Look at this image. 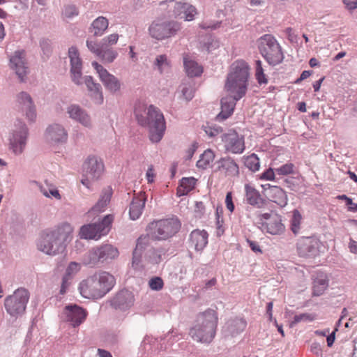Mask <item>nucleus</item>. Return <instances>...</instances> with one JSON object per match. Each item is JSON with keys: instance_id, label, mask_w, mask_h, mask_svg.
I'll list each match as a JSON object with an SVG mask.
<instances>
[{"instance_id": "30", "label": "nucleus", "mask_w": 357, "mask_h": 357, "mask_svg": "<svg viewBox=\"0 0 357 357\" xmlns=\"http://www.w3.org/2000/svg\"><path fill=\"white\" fill-rule=\"evenodd\" d=\"M174 13L176 16L187 21L192 20L197 13L195 7L188 3L181 2L176 3Z\"/></svg>"}, {"instance_id": "24", "label": "nucleus", "mask_w": 357, "mask_h": 357, "mask_svg": "<svg viewBox=\"0 0 357 357\" xmlns=\"http://www.w3.org/2000/svg\"><path fill=\"white\" fill-rule=\"evenodd\" d=\"M45 137L54 143H65L68 139V132L61 124L52 123L46 128Z\"/></svg>"}, {"instance_id": "20", "label": "nucleus", "mask_w": 357, "mask_h": 357, "mask_svg": "<svg viewBox=\"0 0 357 357\" xmlns=\"http://www.w3.org/2000/svg\"><path fill=\"white\" fill-rule=\"evenodd\" d=\"M104 165L102 160L96 156H89L83 164L84 176L96 180L102 175Z\"/></svg>"}, {"instance_id": "33", "label": "nucleus", "mask_w": 357, "mask_h": 357, "mask_svg": "<svg viewBox=\"0 0 357 357\" xmlns=\"http://www.w3.org/2000/svg\"><path fill=\"white\" fill-rule=\"evenodd\" d=\"M297 249L301 257L309 256L312 249V237L302 236L297 242Z\"/></svg>"}, {"instance_id": "2", "label": "nucleus", "mask_w": 357, "mask_h": 357, "mask_svg": "<svg viewBox=\"0 0 357 357\" xmlns=\"http://www.w3.org/2000/svg\"><path fill=\"white\" fill-rule=\"evenodd\" d=\"M68 57L70 62V74L72 82L77 86L84 83L95 103L102 104L103 102L102 87L100 84L93 81L91 76L82 77V61L76 47L72 46L68 49Z\"/></svg>"}, {"instance_id": "18", "label": "nucleus", "mask_w": 357, "mask_h": 357, "mask_svg": "<svg viewBox=\"0 0 357 357\" xmlns=\"http://www.w3.org/2000/svg\"><path fill=\"white\" fill-rule=\"evenodd\" d=\"M66 114L73 121L79 123L82 126L93 128V121L86 110L77 104H71L66 107Z\"/></svg>"}, {"instance_id": "1", "label": "nucleus", "mask_w": 357, "mask_h": 357, "mask_svg": "<svg viewBox=\"0 0 357 357\" xmlns=\"http://www.w3.org/2000/svg\"><path fill=\"white\" fill-rule=\"evenodd\" d=\"M72 229L68 225H63L53 229L42 231L37 241V248L48 255H56L66 249L71 241Z\"/></svg>"}, {"instance_id": "41", "label": "nucleus", "mask_w": 357, "mask_h": 357, "mask_svg": "<svg viewBox=\"0 0 357 357\" xmlns=\"http://www.w3.org/2000/svg\"><path fill=\"white\" fill-rule=\"evenodd\" d=\"M302 216L298 210L293 211L292 217L290 220L291 230L295 234L297 235L301 229Z\"/></svg>"}, {"instance_id": "36", "label": "nucleus", "mask_w": 357, "mask_h": 357, "mask_svg": "<svg viewBox=\"0 0 357 357\" xmlns=\"http://www.w3.org/2000/svg\"><path fill=\"white\" fill-rule=\"evenodd\" d=\"M183 63L186 73L189 77H197L202 73V68L195 61L184 58Z\"/></svg>"}, {"instance_id": "11", "label": "nucleus", "mask_w": 357, "mask_h": 357, "mask_svg": "<svg viewBox=\"0 0 357 357\" xmlns=\"http://www.w3.org/2000/svg\"><path fill=\"white\" fill-rule=\"evenodd\" d=\"M29 299V291L24 288H19L5 298V309L11 317L17 318L25 312Z\"/></svg>"}, {"instance_id": "16", "label": "nucleus", "mask_w": 357, "mask_h": 357, "mask_svg": "<svg viewBox=\"0 0 357 357\" xmlns=\"http://www.w3.org/2000/svg\"><path fill=\"white\" fill-rule=\"evenodd\" d=\"M222 141L224 142L225 151L234 154H241L245 149L244 137L235 130H231L223 134Z\"/></svg>"}, {"instance_id": "5", "label": "nucleus", "mask_w": 357, "mask_h": 357, "mask_svg": "<svg viewBox=\"0 0 357 357\" xmlns=\"http://www.w3.org/2000/svg\"><path fill=\"white\" fill-rule=\"evenodd\" d=\"M217 322L216 312L208 309L198 315L197 324L190 329V335L197 342L209 343L215 337Z\"/></svg>"}, {"instance_id": "6", "label": "nucleus", "mask_w": 357, "mask_h": 357, "mask_svg": "<svg viewBox=\"0 0 357 357\" xmlns=\"http://www.w3.org/2000/svg\"><path fill=\"white\" fill-rule=\"evenodd\" d=\"M248 64L243 60H237L231 66L225 88L227 91H238V98H242L247 92L250 75Z\"/></svg>"}, {"instance_id": "19", "label": "nucleus", "mask_w": 357, "mask_h": 357, "mask_svg": "<svg viewBox=\"0 0 357 357\" xmlns=\"http://www.w3.org/2000/svg\"><path fill=\"white\" fill-rule=\"evenodd\" d=\"M135 298L132 291L123 289L118 291L109 301L110 305L115 310L126 311L134 304Z\"/></svg>"}, {"instance_id": "38", "label": "nucleus", "mask_w": 357, "mask_h": 357, "mask_svg": "<svg viewBox=\"0 0 357 357\" xmlns=\"http://www.w3.org/2000/svg\"><path fill=\"white\" fill-rule=\"evenodd\" d=\"M267 231L273 235H277L282 233L284 227L281 222V220L275 216L271 221L266 224Z\"/></svg>"}, {"instance_id": "39", "label": "nucleus", "mask_w": 357, "mask_h": 357, "mask_svg": "<svg viewBox=\"0 0 357 357\" xmlns=\"http://www.w3.org/2000/svg\"><path fill=\"white\" fill-rule=\"evenodd\" d=\"M246 326V323L242 319H236L227 323V328L231 335L242 332Z\"/></svg>"}, {"instance_id": "64", "label": "nucleus", "mask_w": 357, "mask_h": 357, "mask_svg": "<svg viewBox=\"0 0 357 357\" xmlns=\"http://www.w3.org/2000/svg\"><path fill=\"white\" fill-rule=\"evenodd\" d=\"M349 248L351 252L357 254V241L350 238Z\"/></svg>"}, {"instance_id": "43", "label": "nucleus", "mask_w": 357, "mask_h": 357, "mask_svg": "<svg viewBox=\"0 0 357 357\" xmlns=\"http://www.w3.org/2000/svg\"><path fill=\"white\" fill-rule=\"evenodd\" d=\"M255 77L257 82L260 85L267 84L268 79L266 78V75L264 74L261 61L260 60H257L255 61Z\"/></svg>"}, {"instance_id": "21", "label": "nucleus", "mask_w": 357, "mask_h": 357, "mask_svg": "<svg viewBox=\"0 0 357 357\" xmlns=\"http://www.w3.org/2000/svg\"><path fill=\"white\" fill-rule=\"evenodd\" d=\"M63 314L66 321L69 322L73 327H77L85 321L87 312L82 307L75 304L66 306Z\"/></svg>"}, {"instance_id": "40", "label": "nucleus", "mask_w": 357, "mask_h": 357, "mask_svg": "<svg viewBox=\"0 0 357 357\" xmlns=\"http://www.w3.org/2000/svg\"><path fill=\"white\" fill-rule=\"evenodd\" d=\"M181 96L187 101L191 100L194 97L195 90L190 83H182L178 87Z\"/></svg>"}, {"instance_id": "49", "label": "nucleus", "mask_w": 357, "mask_h": 357, "mask_svg": "<svg viewBox=\"0 0 357 357\" xmlns=\"http://www.w3.org/2000/svg\"><path fill=\"white\" fill-rule=\"evenodd\" d=\"M312 320V317L310 314L302 313L298 315H295L294 320L291 322L290 326L293 327L298 323L300 322H308Z\"/></svg>"}, {"instance_id": "17", "label": "nucleus", "mask_w": 357, "mask_h": 357, "mask_svg": "<svg viewBox=\"0 0 357 357\" xmlns=\"http://www.w3.org/2000/svg\"><path fill=\"white\" fill-rule=\"evenodd\" d=\"M93 67L97 71L100 81L109 92L115 93L120 91L121 83L114 75L110 74L105 68L96 61L92 63Z\"/></svg>"}, {"instance_id": "50", "label": "nucleus", "mask_w": 357, "mask_h": 357, "mask_svg": "<svg viewBox=\"0 0 357 357\" xmlns=\"http://www.w3.org/2000/svg\"><path fill=\"white\" fill-rule=\"evenodd\" d=\"M155 65L158 67L160 73L166 68L169 66V62L167 57L165 54H161L156 57Z\"/></svg>"}, {"instance_id": "58", "label": "nucleus", "mask_w": 357, "mask_h": 357, "mask_svg": "<svg viewBox=\"0 0 357 357\" xmlns=\"http://www.w3.org/2000/svg\"><path fill=\"white\" fill-rule=\"evenodd\" d=\"M343 3L349 10L357 8V0H343Z\"/></svg>"}, {"instance_id": "22", "label": "nucleus", "mask_w": 357, "mask_h": 357, "mask_svg": "<svg viewBox=\"0 0 357 357\" xmlns=\"http://www.w3.org/2000/svg\"><path fill=\"white\" fill-rule=\"evenodd\" d=\"M233 96H227L221 99V112L217 115L216 120L224 121L233 113L236 102L241 98H237L238 91H228Z\"/></svg>"}, {"instance_id": "57", "label": "nucleus", "mask_w": 357, "mask_h": 357, "mask_svg": "<svg viewBox=\"0 0 357 357\" xmlns=\"http://www.w3.org/2000/svg\"><path fill=\"white\" fill-rule=\"evenodd\" d=\"M275 174H276L275 169L270 168L262 174L261 178L271 181L274 179Z\"/></svg>"}, {"instance_id": "42", "label": "nucleus", "mask_w": 357, "mask_h": 357, "mask_svg": "<svg viewBox=\"0 0 357 357\" xmlns=\"http://www.w3.org/2000/svg\"><path fill=\"white\" fill-rule=\"evenodd\" d=\"M245 165L252 172H257L260 167L259 159L255 153H252L245 158Z\"/></svg>"}, {"instance_id": "53", "label": "nucleus", "mask_w": 357, "mask_h": 357, "mask_svg": "<svg viewBox=\"0 0 357 357\" xmlns=\"http://www.w3.org/2000/svg\"><path fill=\"white\" fill-rule=\"evenodd\" d=\"M79 269V264L75 261L70 262L66 270V273L64 275H68L69 278H72L73 275L77 273Z\"/></svg>"}, {"instance_id": "45", "label": "nucleus", "mask_w": 357, "mask_h": 357, "mask_svg": "<svg viewBox=\"0 0 357 357\" xmlns=\"http://www.w3.org/2000/svg\"><path fill=\"white\" fill-rule=\"evenodd\" d=\"M79 13V12L77 7L73 4L66 6L63 10V15L69 20L78 16Z\"/></svg>"}, {"instance_id": "46", "label": "nucleus", "mask_w": 357, "mask_h": 357, "mask_svg": "<svg viewBox=\"0 0 357 357\" xmlns=\"http://www.w3.org/2000/svg\"><path fill=\"white\" fill-rule=\"evenodd\" d=\"M164 282L160 277H153L149 281V287L151 290L160 291L163 288Z\"/></svg>"}, {"instance_id": "31", "label": "nucleus", "mask_w": 357, "mask_h": 357, "mask_svg": "<svg viewBox=\"0 0 357 357\" xmlns=\"http://www.w3.org/2000/svg\"><path fill=\"white\" fill-rule=\"evenodd\" d=\"M268 193L271 201L280 205L284 206L287 203V198L285 192L278 186H270Z\"/></svg>"}, {"instance_id": "59", "label": "nucleus", "mask_w": 357, "mask_h": 357, "mask_svg": "<svg viewBox=\"0 0 357 357\" xmlns=\"http://www.w3.org/2000/svg\"><path fill=\"white\" fill-rule=\"evenodd\" d=\"M286 33L287 34L288 39L291 43L297 42V36L295 34L294 31L291 28H287L286 29Z\"/></svg>"}, {"instance_id": "29", "label": "nucleus", "mask_w": 357, "mask_h": 357, "mask_svg": "<svg viewBox=\"0 0 357 357\" xmlns=\"http://www.w3.org/2000/svg\"><path fill=\"white\" fill-rule=\"evenodd\" d=\"M245 197L248 204L262 208L265 204V200L261 197L260 193L253 186L250 184L245 185Z\"/></svg>"}, {"instance_id": "34", "label": "nucleus", "mask_w": 357, "mask_h": 357, "mask_svg": "<svg viewBox=\"0 0 357 357\" xmlns=\"http://www.w3.org/2000/svg\"><path fill=\"white\" fill-rule=\"evenodd\" d=\"M117 51L109 47L102 45V49L98 54V57L101 59L104 63H112L118 56Z\"/></svg>"}, {"instance_id": "7", "label": "nucleus", "mask_w": 357, "mask_h": 357, "mask_svg": "<svg viewBox=\"0 0 357 357\" xmlns=\"http://www.w3.org/2000/svg\"><path fill=\"white\" fill-rule=\"evenodd\" d=\"M181 226L176 217L153 221L148 225L147 236L155 241H165L174 236Z\"/></svg>"}, {"instance_id": "25", "label": "nucleus", "mask_w": 357, "mask_h": 357, "mask_svg": "<svg viewBox=\"0 0 357 357\" xmlns=\"http://www.w3.org/2000/svg\"><path fill=\"white\" fill-rule=\"evenodd\" d=\"M17 101L21 109L25 112L26 118L33 121L36 117V107L31 96L25 92H20L17 96Z\"/></svg>"}, {"instance_id": "55", "label": "nucleus", "mask_w": 357, "mask_h": 357, "mask_svg": "<svg viewBox=\"0 0 357 357\" xmlns=\"http://www.w3.org/2000/svg\"><path fill=\"white\" fill-rule=\"evenodd\" d=\"M71 279L72 278H69L68 275H63L60 289L61 294H64L66 292L67 289L69 287L70 284Z\"/></svg>"}, {"instance_id": "14", "label": "nucleus", "mask_w": 357, "mask_h": 357, "mask_svg": "<svg viewBox=\"0 0 357 357\" xmlns=\"http://www.w3.org/2000/svg\"><path fill=\"white\" fill-rule=\"evenodd\" d=\"M113 221V216L107 215L98 222L84 225L80 229V236L86 239H99L102 236L106 235Z\"/></svg>"}, {"instance_id": "10", "label": "nucleus", "mask_w": 357, "mask_h": 357, "mask_svg": "<svg viewBox=\"0 0 357 357\" xmlns=\"http://www.w3.org/2000/svg\"><path fill=\"white\" fill-rule=\"evenodd\" d=\"M181 29V25L177 21L157 18L151 22L148 30L151 38L162 40L174 37Z\"/></svg>"}, {"instance_id": "3", "label": "nucleus", "mask_w": 357, "mask_h": 357, "mask_svg": "<svg viewBox=\"0 0 357 357\" xmlns=\"http://www.w3.org/2000/svg\"><path fill=\"white\" fill-rule=\"evenodd\" d=\"M135 114L139 124L149 128L150 140L153 143L159 142L166 130L162 113L153 105H150L147 110L144 105H139L135 108Z\"/></svg>"}, {"instance_id": "27", "label": "nucleus", "mask_w": 357, "mask_h": 357, "mask_svg": "<svg viewBox=\"0 0 357 357\" xmlns=\"http://www.w3.org/2000/svg\"><path fill=\"white\" fill-rule=\"evenodd\" d=\"M208 233L205 230L195 229L190 235V243L197 251L202 250L208 243Z\"/></svg>"}, {"instance_id": "62", "label": "nucleus", "mask_w": 357, "mask_h": 357, "mask_svg": "<svg viewBox=\"0 0 357 357\" xmlns=\"http://www.w3.org/2000/svg\"><path fill=\"white\" fill-rule=\"evenodd\" d=\"M337 331V329H335L333 332H332L330 335H326V341H327V345L328 347H331L334 343L335 339V331Z\"/></svg>"}, {"instance_id": "56", "label": "nucleus", "mask_w": 357, "mask_h": 357, "mask_svg": "<svg viewBox=\"0 0 357 357\" xmlns=\"http://www.w3.org/2000/svg\"><path fill=\"white\" fill-rule=\"evenodd\" d=\"M225 204H226V207L232 213L234 210V204L233 203V201H232V194L231 192H229L227 193L226 195V197H225Z\"/></svg>"}, {"instance_id": "52", "label": "nucleus", "mask_w": 357, "mask_h": 357, "mask_svg": "<svg viewBox=\"0 0 357 357\" xmlns=\"http://www.w3.org/2000/svg\"><path fill=\"white\" fill-rule=\"evenodd\" d=\"M118 40L119 35L117 33L110 34L109 36L102 39V45L110 47V46L115 45Z\"/></svg>"}, {"instance_id": "35", "label": "nucleus", "mask_w": 357, "mask_h": 357, "mask_svg": "<svg viewBox=\"0 0 357 357\" xmlns=\"http://www.w3.org/2000/svg\"><path fill=\"white\" fill-rule=\"evenodd\" d=\"M112 195V192L111 188L105 189L102 192L100 198L96 204L92 208V210L95 212L99 213L103 211L109 202Z\"/></svg>"}, {"instance_id": "54", "label": "nucleus", "mask_w": 357, "mask_h": 357, "mask_svg": "<svg viewBox=\"0 0 357 357\" xmlns=\"http://www.w3.org/2000/svg\"><path fill=\"white\" fill-rule=\"evenodd\" d=\"M40 46L45 54L49 56L51 53L50 41L48 39H42L40 41Z\"/></svg>"}, {"instance_id": "60", "label": "nucleus", "mask_w": 357, "mask_h": 357, "mask_svg": "<svg viewBox=\"0 0 357 357\" xmlns=\"http://www.w3.org/2000/svg\"><path fill=\"white\" fill-rule=\"evenodd\" d=\"M248 243L251 248V250L255 252H259V253H261L262 251L260 248V246L259 245V244L255 242V241H250V240H248Z\"/></svg>"}, {"instance_id": "23", "label": "nucleus", "mask_w": 357, "mask_h": 357, "mask_svg": "<svg viewBox=\"0 0 357 357\" xmlns=\"http://www.w3.org/2000/svg\"><path fill=\"white\" fill-rule=\"evenodd\" d=\"M214 166L215 172H220L226 176H236L239 174L238 164L230 156L221 158L215 162Z\"/></svg>"}, {"instance_id": "63", "label": "nucleus", "mask_w": 357, "mask_h": 357, "mask_svg": "<svg viewBox=\"0 0 357 357\" xmlns=\"http://www.w3.org/2000/svg\"><path fill=\"white\" fill-rule=\"evenodd\" d=\"M311 75V71L310 70H304L301 73L300 77H298L295 83L298 84L300 83L301 81L305 79L306 78L309 77Z\"/></svg>"}, {"instance_id": "61", "label": "nucleus", "mask_w": 357, "mask_h": 357, "mask_svg": "<svg viewBox=\"0 0 357 357\" xmlns=\"http://www.w3.org/2000/svg\"><path fill=\"white\" fill-rule=\"evenodd\" d=\"M146 176L148 183H151L154 181L155 174L153 173V166H151L148 168L146 174Z\"/></svg>"}, {"instance_id": "12", "label": "nucleus", "mask_w": 357, "mask_h": 357, "mask_svg": "<svg viewBox=\"0 0 357 357\" xmlns=\"http://www.w3.org/2000/svg\"><path fill=\"white\" fill-rule=\"evenodd\" d=\"M28 136L29 130L26 125L22 121H17L8 138L9 149L15 155H21L24 152Z\"/></svg>"}, {"instance_id": "4", "label": "nucleus", "mask_w": 357, "mask_h": 357, "mask_svg": "<svg viewBox=\"0 0 357 357\" xmlns=\"http://www.w3.org/2000/svg\"><path fill=\"white\" fill-rule=\"evenodd\" d=\"M116 283L114 277L105 271L96 273L79 284L81 294L87 298L99 299L112 290Z\"/></svg>"}, {"instance_id": "9", "label": "nucleus", "mask_w": 357, "mask_h": 357, "mask_svg": "<svg viewBox=\"0 0 357 357\" xmlns=\"http://www.w3.org/2000/svg\"><path fill=\"white\" fill-rule=\"evenodd\" d=\"M149 237L140 236L137 239L136 247L132 253V266L138 268L142 259H144L153 264H158L161 261V255L158 250L151 248L149 245Z\"/></svg>"}, {"instance_id": "51", "label": "nucleus", "mask_w": 357, "mask_h": 357, "mask_svg": "<svg viewBox=\"0 0 357 357\" xmlns=\"http://www.w3.org/2000/svg\"><path fill=\"white\" fill-rule=\"evenodd\" d=\"M86 46L92 53L98 56L100 49H102V42L100 41V43H97L96 41L89 38L86 40Z\"/></svg>"}, {"instance_id": "15", "label": "nucleus", "mask_w": 357, "mask_h": 357, "mask_svg": "<svg viewBox=\"0 0 357 357\" xmlns=\"http://www.w3.org/2000/svg\"><path fill=\"white\" fill-rule=\"evenodd\" d=\"M9 67L17 76L22 83L26 82L29 73L26 52L23 50H16L9 57Z\"/></svg>"}, {"instance_id": "26", "label": "nucleus", "mask_w": 357, "mask_h": 357, "mask_svg": "<svg viewBox=\"0 0 357 357\" xmlns=\"http://www.w3.org/2000/svg\"><path fill=\"white\" fill-rule=\"evenodd\" d=\"M146 197L144 192H140L134 196L130 204L129 215L132 220H137L142 215L145 206Z\"/></svg>"}, {"instance_id": "8", "label": "nucleus", "mask_w": 357, "mask_h": 357, "mask_svg": "<svg viewBox=\"0 0 357 357\" xmlns=\"http://www.w3.org/2000/svg\"><path fill=\"white\" fill-rule=\"evenodd\" d=\"M258 48L262 56L270 66H277L281 63L284 59V54L280 45L271 34H265L259 38Z\"/></svg>"}, {"instance_id": "32", "label": "nucleus", "mask_w": 357, "mask_h": 357, "mask_svg": "<svg viewBox=\"0 0 357 357\" xmlns=\"http://www.w3.org/2000/svg\"><path fill=\"white\" fill-rule=\"evenodd\" d=\"M108 20L105 17L100 16L93 21L89 31L94 36H101L108 28Z\"/></svg>"}, {"instance_id": "48", "label": "nucleus", "mask_w": 357, "mask_h": 357, "mask_svg": "<svg viewBox=\"0 0 357 357\" xmlns=\"http://www.w3.org/2000/svg\"><path fill=\"white\" fill-rule=\"evenodd\" d=\"M275 172L280 176L289 174L294 172V165L292 163H286L278 168H275Z\"/></svg>"}, {"instance_id": "13", "label": "nucleus", "mask_w": 357, "mask_h": 357, "mask_svg": "<svg viewBox=\"0 0 357 357\" xmlns=\"http://www.w3.org/2000/svg\"><path fill=\"white\" fill-rule=\"evenodd\" d=\"M118 255L117 248L110 244H105L89 250L84 256V261L85 264L93 266L98 262L115 259Z\"/></svg>"}, {"instance_id": "47", "label": "nucleus", "mask_w": 357, "mask_h": 357, "mask_svg": "<svg viewBox=\"0 0 357 357\" xmlns=\"http://www.w3.org/2000/svg\"><path fill=\"white\" fill-rule=\"evenodd\" d=\"M205 133L210 137H213L222 132V128L220 126L209 125L203 126Z\"/></svg>"}, {"instance_id": "44", "label": "nucleus", "mask_w": 357, "mask_h": 357, "mask_svg": "<svg viewBox=\"0 0 357 357\" xmlns=\"http://www.w3.org/2000/svg\"><path fill=\"white\" fill-rule=\"evenodd\" d=\"M197 180L193 177H183L180 181V187L183 188L184 192L183 194L188 193L192 190L195 185Z\"/></svg>"}, {"instance_id": "28", "label": "nucleus", "mask_w": 357, "mask_h": 357, "mask_svg": "<svg viewBox=\"0 0 357 357\" xmlns=\"http://www.w3.org/2000/svg\"><path fill=\"white\" fill-rule=\"evenodd\" d=\"M328 275L324 272L317 271L314 275V296L322 295L328 289Z\"/></svg>"}, {"instance_id": "37", "label": "nucleus", "mask_w": 357, "mask_h": 357, "mask_svg": "<svg viewBox=\"0 0 357 357\" xmlns=\"http://www.w3.org/2000/svg\"><path fill=\"white\" fill-rule=\"evenodd\" d=\"M214 158V152L211 149H207L200 155L199 160L197 162V167L205 169Z\"/></svg>"}]
</instances>
